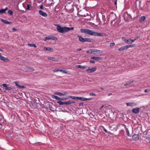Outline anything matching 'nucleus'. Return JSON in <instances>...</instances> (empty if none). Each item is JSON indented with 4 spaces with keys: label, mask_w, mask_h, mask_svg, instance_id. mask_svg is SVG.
<instances>
[{
    "label": "nucleus",
    "mask_w": 150,
    "mask_h": 150,
    "mask_svg": "<svg viewBox=\"0 0 150 150\" xmlns=\"http://www.w3.org/2000/svg\"><path fill=\"white\" fill-rule=\"evenodd\" d=\"M80 32L82 33H84L86 34L95 36H105L106 35V34L104 33H98L96 32L93 31L91 30L85 28L81 29Z\"/></svg>",
    "instance_id": "obj_1"
},
{
    "label": "nucleus",
    "mask_w": 150,
    "mask_h": 150,
    "mask_svg": "<svg viewBox=\"0 0 150 150\" xmlns=\"http://www.w3.org/2000/svg\"><path fill=\"white\" fill-rule=\"evenodd\" d=\"M54 25L57 26V29L58 31L61 33H66L65 27H62L58 24H54Z\"/></svg>",
    "instance_id": "obj_2"
},
{
    "label": "nucleus",
    "mask_w": 150,
    "mask_h": 150,
    "mask_svg": "<svg viewBox=\"0 0 150 150\" xmlns=\"http://www.w3.org/2000/svg\"><path fill=\"white\" fill-rule=\"evenodd\" d=\"M103 51L101 50H98L96 49H90L86 51V53H90L91 54H95V53H101Z\"/></svg>",
    "instance_id": "obj_3"
},
{
    "label": "nucleus",
    "mask_w": 150,
    "mask_h": 150,
    "mask_svg": "<svg viewBox=\"0 0 150 150\" xmlns=\"http://www.w3.org/2000/svg\"><path fill=\"white\" fill-rule=\"evenodd\" d=\"M120 125H121L120 124H118L117 126L113 125L110 127V129L112 131H116L118 128V127Z\"/></svg>",
    "instance_id": "obj_4"
},
{
    "label": "nucleus",
    "mask_w": 150,
    "mask_h": 150,
    "mask_svg": "<svg viewBox=\"0 0 150 150\" xmlns=\"http://www.w3.org/2000/svg\"><path fill=\"white\" fill-rule=\"evenodd\" d=\"M97 69V68L96 67H92L91 68H89L87 69L86 70V71L88 73H92L95 71Z\"/></svg>",
    "instance_id": "obj_5"
},
{
    "label": "nucleus",
    "mask_w": 150,
    "mask_h": 150,
    "mask_svg": "<svg viewBox=\"0 0 150 150\" xmlns=\"http://www.w3.org/2000/svg\"><path fill=\"white\" fill-rule=\"evenodd\" d=\"M0 59L1 60L3 61L6 62H8L9 61L8 59V58L4 56H2V55H1V54L0 53Z\"/></svg>",
    "instance_id": "obj_6"
},
{
    "label": "nucleus",
    "mask_w": 150,
    "mask_h": 150,
    "mask_svg": "<svg viewBox=\"0 0 150 150\" xmlns=\"http://www.w3.org/2000/svg\"><path fill=\"white\" fill-rule=\"evenodd\" d=\"M126 104L127 106H129L130 107L135 106L137 105V103L133 102L127 103H126Z\"/></svg>",
    "instance_id": "obj_7"
},
{
    "label": "nucleus",
    "mask_w": 150,
    "mask_h": 150,
    "mask_svg": "<svg viewBox=\"0 0 150 150\" xmlns=\"http://www.w3.org/2000/svg\"><path fill=\"white\" fill-rule=\"evenodd\" d=\"M91 59L96 61L101 60L102 59V58L100 57H91Z\"/></svg>",
    "instance_id": "obj_8"
},
{
    "label": "nucleus",
    "mask_w": 150,
    "mask_h": 150,
    "mask_svg": "<svg viewBox=\"0 0 150 150\" xmlns=\"http://www.w3.org/2000/svg\"><path fill=\"white\" fill-rule=\"evenodd\" d=\"M39 14L42 16L46 17L47 16V14L42 10H40L39 11Z\"/></svg>",
    "instance_id": "obj_9"
},
{
    "label": "nucleus",
    "mask_w": 150,
    "mask_h": 150,
    "mask_svg": "<svg viewBox=\"0 0 150 150\" xmlns=\"http://www.w3.org/2000/svg\"><path fill=\"white\" fill-rule=\"evenodd\" d=\"M1 21L3 23L5 24H8L10 25H12L13 24V23L12 22H9L7 21L6 20H4L3 19H1Z\"/></svg>",
    "instance_id": "obj_10"
},
{
    "label": "nucleus",
    "mask_w": 150,
    "mask_h": 150,
    "mask_svg": "<svg viewBox=\"0 0 150 150\" xmlns=\"http://www.w3.org/2000/svg\"><path fill=\"white\" fill-rule=\"evenodd\" d=\"M139 108H133L132 110V112L133 113H134L135 114L138 113L139 112Z\"/></svg>",
    "instance_id": "obj_11"
},
{
    "label": "nucleus",
    "mask_w": 150,
    "mask_h": 150,
    "mask_svg": "<svg viewBox=\"0 0 150 150\" xmlns=\"http://www.w3.org/2000/svg\"><path fill=\"white\" fill-rule=\"evenodd\" d=\"M139 136L138 134H135L132 136L133 139L134 140H137L139 139Z\"/></svg>",
    "instance_id": "obj_12"
},
{
    "label": "nucleus",
    "mask_w": 150,
    "mask_h": 150,
    "mask_svg": "<svg viewBox=\"0 0 150 150\" xmlns=\"http://www.w3.org/2000/svg\"><path fill=\"white\" fill-rule=\"evenodd\" d=\"M47 59L48 60L53 61L55 62H57L58 60L57 58L54 57H47Z\"/></svg>",
    "instance_id": "obj_13"
},
{
    "label": "nucleus",
    "mask_w": 150,
    "mask_h": 150,
    "mask_svg": "<svg viewBox=\"0 0 150 150\" xmlns=\"http://www.w3.org/2000/svg\"><path fill=\"white\" fill-rule=\"evenodd\" d=\"M121 125L122 126L124 127V128H125V129L127 135L129 136H130V134L129 133V131L128 130V129L126 127V125L124 124H122Z\"/></svg>",
    "instance_id": "obj_14"
},
{
    "label": "nucleus",
    "mask_w": 150,
    "mask_h": 150,
    "mask_svg": "<svg viewBox=\"0 0 150 150\" xmlns=\"http://www.w3.org/2000/svg\"><path fill=\"white\" fill-rule=\"evenodd\" d=\"M76 67L82 69H85L87 67L86 66H82L81 65H76Z\"/></svg>",
    "instance_id": "obj_15"
},
{
    "label": "nucleus",
    "mask_w": 150,
    "mask_h": 150,
    "mask_svg": "<svg viewBox=\"0 0 150 150\" xmlns=\"http://www.w3.org/2000/svg\"><path fill=\"white\" fill-rule=\"evenodd\" d=\"M77 37L79 38V41H80L81 42L83 43L84 40V38H83L81 36L79 35H77Z\"/></svg>",
    "instance_id": "obj_16"
},
{
    "label": "nucleus",
    "mask_w": 150,
    "mask_h": 150,
    "mask_svg": "<svg viewBox=\"0 0 150 150\" xmlns=\"http://www.w3.org/2000/svg\"><path fill=\"white\" fill-rule=\"evenodd\" d=\"M92 39H91L90 38H84L83 42H92Z\"/></svg>",
    "instance_id": "obj_17"
},
{
    "label": "nucleus",
    "mask_w": 150,
    "mask_h": 150,
    "mask_svg": "<svg viewBox=\"0 0 150 150\" xmlns=\"http://www.w3.org/2000/svg\"><path fill=\"white\" fill-rule=\"evenodd\" d=\"M44 50L45 51H47L50 52H52L54 50L53 49L49 47H44Z\"/></svg>",
    "instance_id": "obj_18"
},
{
    "label": "nucleus",
    "mask_w": 150,
    "mask_h": 150,
    "mask_svg": "<svg viewBox=\"0 0 150 150\" xmlns=\"http://www.w3.org/2000/svg\"><path fill=\"white\" fill-rule=\"evenodd\" d=\"M127 46H124L118 49V50L120 51H123L127 49Z\"/></svg>",
    "instance_id": "obj_19"
},
{
    "label": "nucleus",
    "mask_w": 150,
    "mask_h": 150,
    "mask_svg": "<svg viewBox=\"0 0 150 150\" xmlns=\"http://www.w3.org/2000/svg\"><path fill=\"white\" fill-rule=\"evenodd\" d=\"M59 71L64 73L67 74H71V73L69 71H66L65 70H64L59 69Z\"/></svg>",
    "instance_id": "obj_20"
},
{
    "label": "nucleus",
    "mask_w": 150,
    "mask_h": 150,
    "mask_svg": "<svg viewBox=\"0 0 150 150\" xmlns=\"http://www.w3.org/2000/svg\"><path fill=\"white\" fill-rule=\"evenodd\" d=\"M146 19V17L145 16H142L140 19L139 21L140 22H143Z\"/></svg>",
    "instance_id": "obj_21"
},
{
    "label": "nucleus",
    "mask_w": 150,
    "mask_h": 150,
    "mask_svg": "<svg viewBox=\"0 0 150 150\" xmlns=\"http://www.w3.org/2000/svg\"><path fill=\"white\" fill-rule=\"evenodd\" d=\"M52 97L53 98L57 100H60V98L56 96L52 95Z\"/></svg>",
    "instance_id": "obj_22"
},
{
    "label": "nucleus",
    "mask_w": 150,
    "mask_h": 150,
    "mask_svg": "<svg viewBox=\"0 0 150 150\" xmlns=\"http://www.w3.org/2000/svg\"><path fill=\"white\" fill-rule=\"evenodd\" d=\"M26 68L28 71L29 72H32L34 70V69H33V68L31 67H27Z\"/></svg>",
    "instance_id": "obj_23"
},
{
    "label": "nucleus",
    "mask_w": 150,
    "mask_h": 150,
    "mask_svg": "<svg viewBox=\"0 0 150 150\" xmlns=\"http://www.w3.org/2000/svg\"><path fill=\"white\" fill-rule=\"evenodd\" d=\"M28 46L30 47H33L35 48H36L37 47V46L34 44H28Z\"/></svg>",
    "instance_id": "obj_24"
},
{
    "label": "nucleus",
    "mask_w": 150,
    "mask_h": 150,
    "mask_svg": "<svg viewBox=\"0 0 150 150\" xmlns=\"http://www.w3.org/2000/svg\"><path fill=\"white\" fill-rule=\"evenodd\" d=\"M134 81L133 80L131 82H129L128 83H127L124 85V86H126L127 85H130L131 83H133Z\"/></svg>",
    "instance_id": "obj_25"
},
{
    "label": "nucleus",
    "mask_w": 150,
    "mask_h": 150,
    "mask_svg": "<svg viewBox=\"0 0 150 150\" xmlns=\"http://www.w3.org/2000/svg\"><path fill=\"white\" fill-rule=\"evenodd\" d=\"M70 98L74 100H76V96H69L68 97L67 99H69Z\"/></svg>",
    "instance_id": "obj_26"
},
{
    "label": "nucleus",
    "mask_w": 150,
    "mask_h": 150,
    "mask_svg": "<svg viewBox=\"0 0 150 150\" xmlns=\"http://www.w3.org/2000/svg\"><path fill=\"white\" fill-rule=\"evenodd\" d=\"M50 38L51 40H57V37L54 36H51L50 37Z\"/></svg>",
    "instance_id": "obj_27"
},
{
    "label": "nucleus",
    "mask_w": 150,
    "mask_h": 150,
    "mask_svg": "<svg viewBox=\"0 0 150 150\" xmlns=\"http://www.w3.org/2000/svg\"><path fill=\"white\" fill-rule=\"evenodd\" d=\"M57 103L60 105L65 104V102H63L61 101H58L57 102Z\"/></svg>",
    "instance_id": "obj_28"
},
{
    "label": "nucleus",
    "mask_w": 150,
    "mask_h": 150,
    "mask_svg": "<svg viewBox=\"0 0 150 150\" xmlns=\"http://www.w3.org/2000/svg\"><path fill=\"white\" fill-rule=\"evenodd\" d=\"M127 49L129 48V47H132L135 46L134 45L131 44V45H128L127 46Z\"/></svg>",
    "instance_id": "obj_29"
},
{
    "label": "nucleus",
    "mask_w": 150,
    "mask_h": 150,
    "mask_svg": "<svg viewBox=\"0 0 150 150\" xmlns=\"http://www.w3.org/2000/svg\"><path fill=\"white\" fill-rule=\"evenodd\" d=\"M55 94L59 96H62V93L59 92H57L55 93Z\"/></svg>",
    "instance_id": "obj_30"
},
{
    "label": "nucleus",
    "mask_w": 150,
    "mask_h": 150,
    "mask_svg": "<svg viewBox=\"0 0 150 150\" xmlns=\"http://www.w3.org/2000/svg\"><path fill=\"white\" fill-rule=\"evenodd\" d=\"M8 13L10 15H12L13 14V12L11 10H8Z\"/></svg>",
    "instance_id": "obj_31"
},
{
    "label": "nucleus",
    "mask_w": 150,
    "mask_h": 150,
    "mask_svg": "<svg viewBox=\"0 0 150 150\" xmlns=\"http://www.w3.org/2000/svg\"><path fill=\"white\" fill-rule=\"evenodd\" d=\"M79 100L82 101H86V98L82 97H80Z\"/></svg>",
    "instance_id": "obj_32"
},
{
    "label": "nucleus",
    "mask_w": 150,
    "mask_h": 150,
    "mask_svg": "<svg viewBox=\"0 0 150 150\" xmlns=\"http://www.w3.org/2000/svg\"><path fill=\"white\" fill-rule=\"evenodd\" d=\"M65 27L66 32H67L70 30V28L66 27Z\"/></svg>",
    "instance_id": "obj_33"
},
{
    "label": "nucleus",
    "mask_w": 150,
    "mask_h": 150,
    "mask_svg": "<svg viewBox=\"0 0 150 150\" xmlns=\"http://www.w3.org/2000/svg\"><path fill=\"white\" fill-rule=\"evenodd\" d=\"M13 88L8 87L7 86L6 88H5V89L6 90H10L11 89H12Z\"/></svg>",
    "instance_id": "obj_34"
},
{
    "label": "nucleus",
    "mask_w": 150,
    "mask_h": 150,
    "mask_svg": "<svg viewBox=\"0 0 150 150\" xmlns=\"http://www.w3.org/2000/svg\"><path fill=\"white\" fill-rule=\"evenodd\" d=\"M70 103V101H65V104L66 105H69L71 104Z\"/></svg>",
    "instance_id": "obj_35"
},
{
    "label": "nucleus",
    "mask_w": 150,
    "mask_h": 150,
    "mask_svg": "<svg viewBox=\"0 0 150 150\" xmlns=\"http://www.w3.org/2000/svg\"><path fill=\"white\" fill-rule=\"evenodd\" d=\"M115 44L114 42L110 43V47H112L115 45Z\"/></svg>",
    "instance_id": "obj_36"
},
{
    "label": "nucleus",
    "mask_w": 150,
    "mask_h": 150,
    "mask_svg": "<svg viewBox=\"0 0 150 150\" xmlns=\"http://www.w3.org/2000/svg\"><path fill=\"white\" fill-rule=\"evenodd\" d=\"M102 20L103 21V22H104L103 24L105 23V16H102Z\"/></svg>",
    "instance_id": "obj_37"
},
{
    "label": "nucleus",
    "mask_w": 150,
    "mask_h": 150,
    "mask_svg": "<svg viewBox=\"0 0 150 150\" xmlns=\"http://www.w3.org/2000/svg\"><path fill=\"white\" fill-rule=\"evenodd\" d=\"M14 83H15V85H16V86L18 87L19 88V87H20V85H19V84H18L17 82H14Z\"/></svg>",
    "instance_id": "obj_38"
},
{
    "label": "nucleus",
    "mask_w": 150,
    "mask_h": 150,
    "mask_svg": "<svg viewBox=\"0 0 150 150\" xmlns=\"http://www.w3.org/2000/svg\"><path fill=\"white\" fill-rule=\"evenodd\" d=\"M127 41L126 43H127L128 44H129L131 43V40H130V39H127Z\"/></svg>",
    "instance_id": "obj_39"
},
{
    "label": "nucleus",
    "mask_w": 150,
    "mask_h": 150,
    "mask_svg": "<svg viewBox=\"0 0 150 150\" xmlns=\"http://www.w3.org/2000/svg\"><path fill=\"white\" fill-rule=\"evenodd\" d=\"M45 40H51L50 37H47L45 38Z\"/></svg>",
    "instance_id": "obj_40"
},
{
    "label": "nucleus",
    "mask_w": 150,
    "mask_h": 150,
    "mask_svg": "<svg viewBox=\"0 0 150 150\" xmlns=\"http://www.w3.org/2000/svg\"><path fill=\"white\" fill-rule=\"evenodd\" d=\"M5 13V12H4V9L0 10V13Z\"/></svg>",
    "instance_id": "obj_41"
},
{
    "label": "nucleus",
    "mask_w": 150,
    "mask_h": 150,
    "mask_svg": "<svg viewBox=\"0 0 150 150\" xmlns=\"http://www.w3.org/2000/svg\"><path fill=\"white\" fill-rule=\"evenodd\" d=\"M58 71H59V69H55L53 70L54 72H57Z\"/></svg>",
    "instance_id": "obj_42"
},
{
    "label": "nucleus",
    "mask_w": 150,
    "mask_h": 150,
    "mask_svg": "<svg viewBox=\"0 0 150 150\" xmlns=\"http://www.w3.org/2000/svg\"><path fill=\"white\" fill-rule=\"evenodd\" d=\"M122 40L124 41L126 43H127V39L125 38V37H123L122 38Z\"/></svg>",
    "instance_id": "obj_43"
},
{
    "label": "nucleus",
    "mask_w": 150,
    "mask_h": 150,
    "mask_svg": "<svg viewBox=\"0 0 150 150\" xmlns=\"http://www.w3.org/2000/svg\"><path fill=\"white\" fill-rule=\"evenodd\" d=\"M89 95L91 96H96V95L95 93H90Z\"/></svg>",
    "instance_id": "obj_44"
},
{
    "label": "nucleus",
    "mask_w": 150,
    "mask_h": 150,
    "mask_svg": "<svg viewBox=\"0 0 150 150\" xmlns=\"http://www.w3.org/2000/svg\"><path fill=\"white\" fill-rule=\"evenodd\" d=\"M30 4H28L27 6V8H26V9L29 10H30Z\"/></svg>",
    "instance_id": "obj_45"
},
{
    "label": "nucleus",
    "mask_w": 150,
    "mask_h": 150,
    "mask_svg": "<svg viewBox=\"0 0 150 150\" xmlns=\"http://www.w3.org/2000/svg\"><path fill=\"white\" fill-rule=\"evenodd\" d=\"M149 91H150V89H146L144 91V92L145 93H148Z\"/></svg>",
    "instance_id": "obj_46"
},
{
    "label": "nucleus",
    "mask_w": 150,
    "mask_h": 150,
    "mask_svg": "<svg viewBox=\"0 0 150 150\" xmlns=\"http://www.w3.org/2000/svg\"><path fill=\"white\" fill-rule=\"evenodd\" d=\"M68 93L67 92H64L63 93H62V96H65L68 95Z\"/></svg>",
    "instance_id": "obj_47"
},
{
    "label": "nucleus",
    "mask_w": 150,
    "mask_h": 150,
    "mask_svg": "<svg viewBox=\"0 0 150 150\" xmlns=\"http://www.w3.org/2000/svg\"><path fill=\"white\" fill-rule=\"evenodd\" d=\"M25 88V87L23 86H20V87H19V88Z\"/></svg>",
    "instance_id": "obj_48"
},
{
    "label": "nucleus",
    "mask_w": 150,
    "mask_h": 150,
    "mask_svg": "<svg viewBox=\"0 0 150 150\" xmlns=\"http://www.w3.org/2000/svg\"><path fill=\"white\" fill-rule=\"evenodd\" d=\"M2 86L3 87L6 88L7 86H8V85L6 84H2Z\"/></svg>",
    "instance_id": "obj_49"
},
{
    "label": "nucleus",
    "mask_w": 150,
    "mask_h": 150,
    "mask_svg": "<svg viewBox=\"0 0 150 150\" xmlns=\"http://www.w3.org/2000/svg\"><path fill=\"white\" fill-rule=\"evenodd\" d=\"M67 99V98H65L64 97H63L62 98H60V100H66Z\"/></svg>",
    "instance_id": "obj_50"
},
{
    "label": "nucleus",
    "mask_w": 150,
    "mask_h": 150,
    "mask_svg": "<svg viewBox=\"0 0 150 150\" xmlns=\"http://www.w3.org/2000/svg\"><path fill=\"white\" fill-rule=\"evenodd\" d=\"M90 62L91 63L94 64L95 63V61L94 60H91L90 61Z\"/></svg>",
    "instance_id": "obj_51"
},
{
    "label": "nucleus",
    "mask_w": 150,
    "mask_h": 150,
    "mask_svg": "<svg viewBox=\"0 0 150 150\" xmlns=\"http://www.w3.org/2000/svg\"><path fill=\"white\" fill-rule=\"evenodd\" d=\"M40 9H42L43 8V5H41L40 7Z\"/></svg>",
    "instance_id": "obj_52"
},
{
    "label": "nucleus",
    "mask_w": 150,
    "mask_h": 150,
    "mask_svg": "<svg viewBox=\"0 0 150 150\" xmlns=\"http://www.w3.org/2000/svg\"><path fill=\"white\" fill-rule=\"evenodd\" d=\"M8 9V8L7 7H6L4 9V12H5V11Z\"/></svg>",
    "instance_id": "obj_53"
},
{
    "label": "nucleus",
    "mask_w": 150,
    "mask_h": 150,
    "mask_svg": "<svg viewBox=\"0 0 150 150\" xmlns=\"http://www.w3.org/2000/svg\"><path fill=\"white\" fill-rule=\"evenodd\" d=\"M12 29V30L14 31H15L17 30L15 28H13Z\"/></svg>",
    "instance_id": "obj_54"
},
{
    "label": "nucleus",
    "mask_w": 150,
    "mask_h": 150,
    "mask_svg": "<svg viewBox=\"0 0 150 150\" xmlns=\"http://www.w3.org/2000/svg\"><path fill=\"white\" fill-rule=\"evenodd\" d=\"M70 103H70L71 104H73V103H76V102L75 101H70Z\"/></svg>",
    "instance_id": "obj_55"
},
{
    "label": "nucleus",
    "mask_w": 150,
    "mask_h": 150,
    "mask_svg": "<svg viewBox=\"0 0 150 150\" xmlns=\"http://www.w3.org/2000/svg\"><path fill=\"white\" fill-rule=\"evenodd\" d=\"M80 97L76 96V100H79Z\"/></svg>",
    "instance_id": "obj_56"
},
{
    "label": "nucleus",
    "mask_w": 150,
    "mask_h": 150,
    "mask_svg": "<svg viewBox=\"0 0 150 150\" xmlns=\"http://www.w3.org/2000/svg\"><path fill=\"white\" fill-rule=\"evenodd\" d=\"M130 40H131V43H132L133 42H134V41H135V40H134V39L132 40V39H130Z\"/></svg>",
    "instance_id": "obj_57"
},
{
    "label": "nucleus",
    "mask_w": 150,
    "mask_h": 150,
    "mask_svg": "<svg viewBox=\"0 0 150 150\" xmlns=\"http://www.w3.org/2000/svg\"><path fill=\"white\" fill-rule=\"evenodd\" d=\"M103 130L104 132H107V130L105 128H104L103 129Z\"/></svg>",
    "instance_id": "obj_58"
},
{
    "label": "nucleus",
    "mask_w": 150,
    "mask_h": 150,
    "mask_svg": "<svg viewBox=\"0 0 150 150\" xmlns=\"http://www.w3.org/2000/svg\"><path fill=\"white\" fill-rule=\"evenodd\" d=\"M70 30H74V28L73 27H70Z\"/></svg>",
    "instance_id": "obj_59"
},
{
    "label": "nucleus",
    "mask_w": 150,
    "mask_h": 150,
    "mask_svg": "<svg viewBox=\"0 0 150 150\" xmlns=\"http://www.w3.org/2000/svg\"><path fill=\"white\" fill-rule=\"evenodd\" d=\"M86 100H91V98H86Z\"/></svg>",
    "instance_id": "obj_60"
},
{
    "label": "nucleus",
    "mask_w": 150,
    "mask_h": 150,
    "mask_svg": "<svg viewBox=\"0 0 150 150\" xmlns=\"http://www.w3.org/2000/svg\"><path fill=\"white\" fill-rule=\"evenodd\" d=\"M81 49H80V48H79V49H77L76 50V51H81Z\"/></svg>",
    "instance_id": "obj_61"
},
{
    "label": "nucleus",
    "mask_w": 150,
    "mask_h": 150,
    "mask_svg": "<svg viewBox=\"0 0 150 150\" xmlns=\"http://www.w3.org/2000/svg\"><path fill=\"white\" fill-rule=\"evenodd\" d=\"M2 125L1 124H0V129L2 128Z\"/></svg>",
    "instance_id": "obj_62"
},
{
    "label": "nucleus",
    "mask_w": 150,
    "mask_h": 150,
    "mask_svg": "<svg viewBox=\"0 0 150 150\" xmlns=\"http://www.w3.org/2000/svg\"><path fill=\"white\" fill-rule=\"evenodd\" d=\"M138 38V37H136L134 38V40H137V39Z\"/></svg>",
    "instance_id": "obj_63"
},
{
    "label": "nucleus",
    "mask_w": 150,
    "mask_h": 150,
    "mask_svg": "<svg viewBox=\"0 0 150 150\" xmlns=\"http://www.w3.org/2000/svg\"><path fill=\"white\" fill-rule=\"evenodd\" d=\"M83 103H81L79 104V105H83Z\"/></svg>",
    "instance_id": "obj_64"
}]
</instances>
